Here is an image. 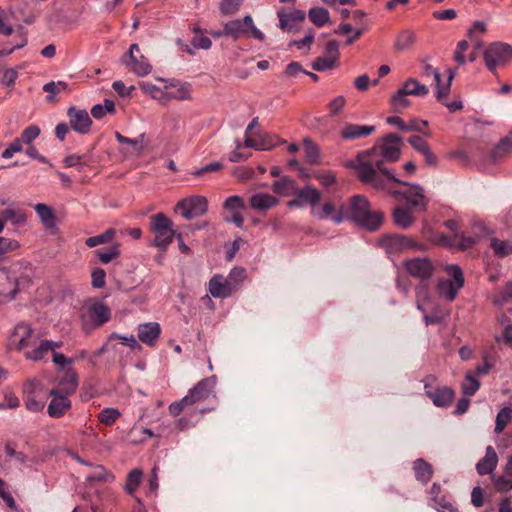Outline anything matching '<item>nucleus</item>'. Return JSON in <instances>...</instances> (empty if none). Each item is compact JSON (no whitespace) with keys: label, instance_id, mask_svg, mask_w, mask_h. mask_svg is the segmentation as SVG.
<instances>
[{"label":"nucleus","instance_id":"f257e3e1","mask_svg":"<svg viewBox=\"0 0 512 512\" xmlns=\"http://www.w3.org/2000/svg\"><path fill=\"white\" fill-rule=\"evenodd\" d=\"M401 138L396 134H388L379 147L362 152L357 157L355 166L358 179L376 190L387 189V182L402 183L385 168V161L396 162L400 158Z\"/></svg>","mask_w":512,"mask_h":512},{"label":"nucleus","instance_id":"f03ea898","mask_svg":"<svg viewBox=\"0 0 512 512\" xmlns=\"http://www.w3.org/2000/svg\"><path fill=\"white\" fill-rule=\"evenodd\" d=\"M344 220L355 222L369 231H376L383 223V214L373 212L370 209L368 199L363 195H354L349 198L348 203L341 205L337 214L333 217L336 224Z\"/></svg>","mask_w":512,"mask_h":512},{"label":"nucleus","instance_id":"7ed1b4c3","mask_svg":"<svg viewBox=\"0 0 512 512\" xmlns=\"http://www.w3.org/2000/svg\"><path fill=\"white\" fill-rule=\"evenodd\" d=\"M403 267L407 273L420 281V285L416 287L417 296L427 295V286L425 282L428 281L434 274L435 267L430 259L426 257H415L407 259L403 262Z\"/></svg>","mask_w":512,"mask_h":512},{"label":"nucleus","instance_id":"20e7f679","mask_svg":"<svg viewBox=\"0 0 512 512\" xmlns=\"http://www.w3.org/2000/svg\"><path fill=\"white\" fill-rule=\"evenodd\" d=\"M172 226V221L164 213H158L151 217V232L155 235L153 243L156 247L166 250L172 243L176 235Z\"/></svg>","mask_w":512,"mask_h":512},{"label":"nucleus","instance_id":"39448f33","mask_svg":"<svg viewBox=\"0 0 512 512\" xmlns=\"http://www.w3.org/2000/svg\"><path fill=\"white\" fill-rule=\"evenodd\" d=\"M404 186L409 187L406 191L392 190L387 184V191L399 202L406 201L409 208H416L425 211L427 208V199L423 193V188L418 184H412L402 181Z\"/></svg>","mask_w":512,"mask_h":512},{"label":"nucleus","instance_id":"423d86ee","mask_svg":"<svg viewBox=\"0 0 512 512\" xmlns=\"http://www.w3.org/2000/svg\"><path fill=\"white\" fill-rule=\"evenodd\" d=\"M110 317L111 311L109 307L96 299L87 301L81 310V318L85 326L100 327L108 322Z\"/></svg>","mask_w":512,"mask_h":512},{"label":"nucleus","instance_id":"0eeeda50","mask_svg":"<svg viewBox=\"0 0 512 512\" xmlns=\"http://www.w3.org/2000/svg\"><path fill=\"white\" fill-rule=\"evenodd\" d=\"M483 57L487 69L495 72L498 67L505 66L512 59V46L503 42L491 43L485 49Z\"/></svg>","mask_w":512,"mask_h":512},{"label":"nucleus","instance_id":"6e6552de","mask_svg":"<svg viewBox=\"0 0 512 512\" xmlns=\"http://www.w3.org/2000/svg\"><path fill=\"white\" fill-rule=\"evenodd\" d=\"M446 271L453 280H439L437 283V290L440 296L449 301H453L456 298L458 291L464 286L465 279L462 269L458 265H449L446 267Z\"/></svg>","mask_w":512,"mask_h":512},{"label":"nucleus","instance_id":"1a4fd4ad","mask_svg":"<svg viewBox=\"0 0 512 512\" xmlns=\"http://www.w3.org/2000/svg\"><path fill=\"white\" fill-rule=\"evenodd\" d=\"M36 338L33 327L29 323L20 322L11 334L10 347L16 351H23L24 354L25 351L35 348Z\"/></svg>","mask_w":512,"mask_h":512},{"label":"nucleus","instance_id":"9d476101","mask_svg":"<svg viewBox=\"0 0 512 512\" xmlns=\"http://www.w3.org/2000/svg\"><path fill=\"white\" fill-rule=\"evenodd\" d=\"M208 210V201L206 197L194 195L183 198L175 205V212L179 213L187 220L204 215Z\"/></svg>","mask_w":512,"mask_h":512},{"label":"nucleus","instance_id":"9b49d317","mask_svg":"<svg viewBox=\"0 0 512 512\" xmlns=\"http://www.w3.org/2000/svg\"><path fill=\"white\" fill-rule=\"evenodd\" d=\"M226 36H230L237 40L241 36L250 32L251 36L259 41H264V34L254 25L250 15H246L242 19H235L225 24Z\"/></svg>","mask_w":512,"mask_h":512},{"label":"nucleus","instance_id":"f8f14e48","mask_svg":"<svg viewBox=\"0 0 512 512\" xmlns=\"http://www.w3.org/2000/svg\"><path fill=\"white\" fill-rule=\"evenodd\" d=\"M436 382V377L433 375H428L424 378V389L425 394L432 400L433 404L437 407H447L449 406L455 396L454 391L447 386L443 387H434V383Z\"/></svg>","mask_w":512,"mask_h":512},{"label":"nucleus","instance_id":"ddd939ff","mask_svg":"<svg viewBox=\"0 0 512 512\" xmlns=\"http://www.w3.org/2000/svg\"><path fill=\"white\" fill-rule=\"evenodd\" d=\"M121 61L140 77L148 75L152 70L151 64L148 59L141 54L137 43H133L130 46L129 51L121 57Z\"/></svg>","mask_w":512,"mask_h":512},{"label":"nucleus","instance_id":"4468645a","mask_svg":"<svg viewBox=\"0 0 512 512\" xmlns=\"http://www.w3.org/2000/svg\"><path fill=\"white\" fill-rule=\"evenodd\" d=\"M279 19L278 27L287 33H297L300 31L302 24L305 21L306 13L302 10L294 9L287 11L285 8H280L277 11Z\"/></svg>","mask_w":512,"mask_h":512},{"label":"nucleus","instance_id":"2eb2a0df","mask_svg":"<svg viewBox=\"0 0 512 512\" xmlns=\"http://www.w3.org/2000/svg\"><path fill=\"white\" fill-rule=\"evenodd\" d=\"M381 245L387 253H402L409 249L420 250L421 245L417 244L410 237L402 234L387 235L381 239Z\"/></svg>","mask_w":512,"mask_h":512},{"label":"nucleus","instance_id":"dca6fc26","mask_svg":"<svg viewBox=\"0 0 512 512\" xmlns=\"http://www.w3.org/2000/svg\"><path fill=\"white\" fill-rule=\"evenodd\" d=\"M48 395L51 397L47 408V413L50 417L61 418L71 409L70 397L60 394L56 390H50Z\"/></svg>","mask_w":512,"mask_h":512},{"label":"nucleus","instance_id":"f3484780","mask_svg":"<svg viewBox=\"0 0 512 512\" xmlns=\"http://www.w3.org/2000/svg\"><path fill=\"white\" fill-rule=\"evenodd\" d=\"M61 346V341L42 339L35 346V348L25 351L24 358L26 360L40 362L46 359V356L49 352H52L53 354L54 352H57L56 349L60 348Z\"/></svg>","mask_w":512,"mask_h":512},{"label":"nucleus","instance_id":"a211bd4d","mask_svg":"<svg viewBox=\"0 0 512 512\" xmlns=\"http://www.w3.org/2000/svg\"><path fill=\"white\" fill-rule=\"evenodd\" d=\"M215 386V377L205 378L199 381L188 394L184 396V402H190L192 405L207 399L213 392Z\"/></svg>","mask_w":512,"mask_h":512},{"label":"nucleus","instance_id":"6ab92c4d","mask_svg":"<svg viewBox=\"0 0 512 512\" xmlns=\"http://www.w3.org/2000/svg\"><path fill=\"white\" fill-rule=\"evenodd\" d=\"M40 387L37 380L29 379L23 386V399L26 408L31 412H39L45 407V402L42 399H37L36 392Z\"/></svg>","mask_w":512,"mask_h":512},{"label":"nucleus","instance_id":"aec40b11","mask_svg":"<svg viewBox=\"0 0 512 512\" xmlns=\"http://www.w3.org/2000/svg\"><path fill=\"white\" fill-rule=\"evenodd\" d=\"M67 115L69 117L70 126L74 131L80 134L89 133L92 120L86 110L70 107L67 111Z\"/></svg>","mask_w":512,"mask_h":512},{"label":"nucleus","instance_id":"412c9836","mask_svg":"<svg viewBox=\"0 0 512 512\" xmlns=\"http://www.w3.org/2000/svg\"><path fill=\"white\" fill-rule=\"evenodd\" d=\"M79 386V375L73 367H68L62 378L58 381L56 387L51 390H56L58 393L70 397L73 395Z\"/></svg>","mask_w":512,"mask_h":512},{"label":"nucleus","instance_id":"4be33fe9","mask_svg":"<svg viewBox=\"0 0 512 512\" xmlns=\"http://www.w3.org/2000/svg\"><path fill=\"white\" fill-rule=\"evenodd\" d=\"M235 291V285L222 275H214L209 281V292L215 298H226Z\"/></svg>","mask_w":512,"mask_h":512},{"label":"nucleus","instance_id":"5701e85b","mask_svg":"<svg viewBox=\"0 0 512 512\" xmlns=\"http://www.w3.org/2000/svg\"><path fill=\"white\" fill-rule=\"evenodd\" d=\"M160 334L161 328L157 322L143 323L138 326L139 340L150 347L155 346Z\"/></svg>","mask_w":512,"mask_h":512},{"label":"nucleus","instance_id":"b1692460","mask_svg":"<svg viewBox=\"0 0 512 512\" xmlns=\"http://www.w3.org/2000/svg\"><path fill=\"white\" fill-rule=\"evenodd\" d=\"M416 33L413 29H401L395 35L393 48L396 52H405L413 48L416 43Z\"/></svg>","mask_w":512,"mask_h":512},{"label":"nucleus","instance_id":"393cba45","mask_svg":"<svg viewBox=\"0 0 512 512\" xmlns=\"http://www.w3.org/2000/svg\"><path fill=\"white\" fill-rule=\"evenodd\" d=\"M387 123L396 126L401 131H416L429 137L430 133L424 131V127L428 126V122L425 120H411L408 123L404 122L399 116H390L387 118Z\"/></svg>","mask_w":512,"mask_h":512},{"label":"nucleus","instance_id":"a878e982","mask_svg":"<svg viewBox=\"0 0 512 512\" xmlns=\"http://www.w3.org/2000/svg\"><path fill=\"white\" fill-rule=\"evenodd\" d=\"M498 463V456L492 446L486 448L485 456L476 464V470L479 475L493 474Z\"/></svg>","mask_w":512,"mask_h":512},{"label":"nucleus","instance_id":"bb28decb","mask_svg":"<svg viewBox=\"0 0 512 512\" xmlns=\"http://www.w3.org/2000/svg\"><path fill=\"white\" fill-rule=\"evenodd\" d=\"M375 131L373 125L348 124L341 131V137L345 140H354L369 136Z\"/></svg>","mask_w":512,"mask_h":512},{"label":"nucleus","instance_id":"cd10ccee","mask_svg":"<svg viewBox=\"0 0 512 512\" xmlns=\"http://www.w3.org/2000/svg\"><path fill=\"white\" fill-rule=\"evenodd\" d=\"M297 187V182L288 176H283L272 184L273 192L280 196L294 195L297 192Z\"/></svg>","mask_w":512,"mask_h":512},{"label":"nucleus","instance_id":"c85d7f7f","mask_svg":"<svg viewBox=\"0 0 512 512\" xmlns=\"http://www.w3.org/2000/svg\"><path fill=\"white\" fill-rule=\"evenodd\" d=\"M294 195L299 197L303 206L310 205L311 207H314L321 199V193L319 190L310 185H307L302 189L297 187V192Z\"/></svg>","mask_w":512,"mask_h":512},{"label":"nucleus","instance_id":"c756f323","mask_svg":"<svg viewBox=\"0 0 512 512\" xmlns=\"http://www.w3.org/2000/svg\"><path fill=\"white\" fill-rule=\"evenodd\" d=\"M413 470L416 479L422 484H427L433 475V468L430 463L422 458H418L413 463Z\"/></svg>","mask_w":512,"mask_h":512},{"label":"nucleus","instance_id":"7c9ffc66","mask_svg":"<svg viewBox=\"0 0 512 512\" xmlns=\"http://www.w3.org/2000/svg\"><path fill=\"white\" fill-rule=\"evenodd\" d=\"M279 200L269 194L259 193L250 198V205L258 211L268 210L278 204Z\"/></svg>","mask_w":512,"mask_h":512},{"label":"nucleus","instance_id":"2f4dec72","mask_svg":"<svg viewBox=\"0 0 512 512\" xmlns=\"http://www.w3.org/2000/svg\"><path fill=\"white\" fill-rule=\"evenodd\" d=\"M35 211L46 228L52 229L55 227V214L50 206L44 203H38L35 205Z\"/></svg>","mask_w":512,"mask_h":512},{"label":"nucleus","instance_id":"473e14b6","mask_svg":"<svg viewBox=\"0 0 512 512\" xmlns=\"http://www.w3.org/2000/svg\"><path fill=\"white\" fill-rule=\"evenodd\" d=\"M400 89L408 95L418 97L426 96L429 92L428 87L424 84H421L415 78H409L406 80Z\"/></svg>","mask_w":512,"mask_h":512},{"label":"nucleus","instance_id":"72a5a7b5","mask_svg":"<svg viewBox=\"0 0 512 512\" xmlns=\"http://www.w3.org/2000/svg\"><path fill=\"white\" fill-rule=\"evenodd\" d=\"M393 220L398 227L407 229L414 223L415 219L409 209L396 207L393 210Z\"/></svg>","mask_w":512,"mask_h":512},{"label":"nucleus","instance_id":"f704fd0d","mask_svg":"<svg viewBox=\"0 0 512 512\" xmlns=\"http://www.w3.org/2000/svg\"><path fill=\"white\" fill-rule=\"evenodd\" d=\"M512 152V138L505 137L499 141L491 152L493 161H499Z\"/></svg>","mask_w":512,"mask_h":512},{"label":"nucleus","instance_id":"c9c22d12","mask_svg":"<svg viewBox=\"0 0 512 512\" xmlns=\"http://www.w3.org/2000/svg\"><path fill=\"white\" fill-rule=\"evenodd\" d=\"M303 148L306 160L310 164L316 165L320 163V149L315 142H313L310 138H305L303 140Z\"/></svg>","mask_w":512,"mask_h":512},{"label":"nucleus","instance_id":"e433bc0d","mask_svg":"<svg viewBox=\"0 0 512 512\" xmlns=\"http://www.w3.org/2000/svg\"><path fill=\"white\" fill-rule=\"evenodd\" d=\"M164 130L175 133L182 127V117L178 112H167L163 117Z\"/></svg>","mask_w":512,"mask_h":512},{"label":"nucleus","instance_id":"4c0bfd02","mask_svg":"<svg viewBox=\"0 0 512 512\" xmlns=\"http://www.w3.org/2000/svg\"><path fill=\"white\" fill-rule=\"evenodd\" d=\"M310 21L317 27H322L330 20V14L327 9L322 7H313L308 12Z\"/></svg>","mask_w":512,"mask_h":512},{"label":"nucleus","instance_id":"58836bf2","mask_svg":"<svg viewBox=\"0 0 512 512\" xmlns=\"http://www.w3.org/2000/svg\"><path fill=\"white\" fill-rule=\"evenodd\" d=\"M336 34L349 35L346 40L347 45L354 43L364 32V29H353L348 23H341L338 28L334 31Z\"/></svg>","mask_w":512,"mask_h":512},{"label":"nucleus","instance_id":"ea45409f","mask_svg":"<svg viewBox=\"0 0 512 512\" xmlns=\"http://www.w3.org/2000/svg\"><path fill=\"white\" fill-rule=\"evenodd\" d=\"M95 253L102 264H108L119 257L120 250L117 244H113L106 249H97Z\"/></svg>","mask_w":512,"mask_h":512},{"label":"nucleus","instance_id":"a19ab883","mask_svg":"<svg viewBox=\"0 0 512 512\" xmlns=\"http://www.w3.org/2000/svg\"><path fill=\"white\" fill-rule=\"evenodd\" d=\"M491 248L494 253L498 257H505L512 254V242L511 241H502L497 238L491 239Z\"/></svg>","mask_w":512,"mask_h":512},{"label":"nucleus","instance_id":"79ce46f5","mask_svg":"<svg viewBox=\"0 0 512 512\" xmlns=\"http://www.w3.org/2000/svg\"><path fill=\"white\" fill-rule=\"evenodd\" d=\"M492 482L498 492L504 493L512 490V475L503 473L500 476L492 474Z\"/></svg>","mask_w":512,"mask_h":512},{"label":"nucleus","instance_id":"37998d69","mask_svg":"<svg viewBox=\"0 0 512 512\" xmlns=\"http://www.w3.org/2000/svg\"><path fill=\"white\" fill-rule=\"evenodd\" d=\"M115 230L113 228H109L107 229L104 233L100 234V235H96V236H92V237H89L85 240V244L90 247V248H93V247H96L100 244H105V243H108L110 242L114 235H115Z\"/></svg>","mask_w":512,"mask_h":512},{"label":"nucleus","instance_id":"c03bdc74","mask_svg":"<svg viewBox=\"0 0 512 512\" xmlns=\"http://www.w3.org/2000/svg\"><path fill=\"white\" fill-rule=\"evenodd\" d=\"M480 387L479 380L471 373L468 372L462 383V392L467 397L473 396Z\"/></svg>","mask_w":512,"mask_h":512},{"label":"nucleus","instance_id":"a18cd8bd","mask_svg":"<svg viewBox=\"0 0 512 512\" xmlns=\"http://www.w3.org/2000/svg\"><path fill=\"white\" fill-rule=\"evenodd\" d=\"M5 223L11 221L14 225L25 223L26 215L19 209L8 208L0 212Z\"/></svg>","mask_w":512,"mask_h":512},{"label":"nucleus","instance_id":"49530a36","mask_svg":"<svg viewBox=\"0 0 512 512\" xmlns=\"http://www.w3.org/2000/svg\"><path fill=\"white\" fill-rule=\"evenodd\" d=\"M86 480L88 482H109L114 480V476L104 466L97 465L94 471L87 476Z\"/></svg>","mask_w":512,"mask_h":512},{"label":"nucleus","instance_id":"de8ad7c7","mask_svg":"<svg viewBox=\"0 0 512 512\" xmlns=\"http://www.w3.org/2000/svg\"><path fill=\"white\" fill-rule=\"evenodd\" d=\"M244 0H221L219 10L222 15L232 16L236 14L242 6Z\"/></svg>","mask_w":512,"mask_h":512},{"label":"nucleus","instance_id":"09e8293b","mask_svg":"<svg viewBox=\"0 0 512 512\" xmlns=\"http://www.w3.org/2000/svg\"><path fill=\"white\" fill-rule=\"evenodd\" d=\"M19 247L20 244L17 240L6 237H0V262L6 259V255L8 253L18 250Z\"/></svg>","mask_w":512,"mask_h":512},{"label":"nucleus","instance_id":"8fccbe9b","mask_svg":"<svg viewBox=\"0 0 512 512\" xmlns=\"http://www.w3.org/2000/svg\"><path fill=\"white\" fill-rule=\"evenodd\" d=\"M8 282L10 284V289L6 292L4 290H0V305L6 304L14 300L19 293V283L17 279L11 280L8 278Z\"/></svg>","mask_w":512,"mask_h":512},{"label":"nucleus","instance_id":"3c124183","mask_svg":"<svg viewBox=\"0 0 512 512\" xmlns=\"http://www.w3.org/2000/svg\"><path fill=\"white\" fill-rule=\"evenodd\" d=\"M142 479V471L134 469L129 472L125 484V490L128 494L132 495L138 488Z\"/></svg>","mask_w":512,"mask_h":512},{"label":"nucleus","instance_id":"603ef678","mask_svg":"<svg viewBox=\"0 0 512 512\" xmlns=\"http://www.w3.org/2000/svg\"><path fill=\"white\" fill-rule=\"evenodd\" d=\"M43 90L49 94L47 96V100L49 102H53L54 101L53 95L58 94L62 91L68 90V84L64 81H58V82L51 81V82L46 83L43 86Z\"/></svg>","mask_w":512,"mask_h":512},{"label":"nucleus","instance_id":"864d4df0","mask_svg":"<svg viewBox=\"0 0 512 512\" xmlns=\"http://www.w3.org/2000/svg\"><path fill=\"white\" fill-rule=\"evenodd\" d=\"M120 416L121 412L118 409L105 408L99 413L98 420L107 426H111L117 421L118 418H120Z\"/></svg>","mask_w":512,"mask_h":512},{"label":"nucleus","instance_id":"5fc2aeb1","mask_svg":"<svg viewBox=\"0 0 512 512\" xmlns=\"http://www.w3.org/2000/svg\"><path fill=\"white\" fill-rule=\"evenodd\" d=\"M512 410L509 407L502 408L496 416L495 432L501 433L511 419Z\"/></svg>","mask_w":512,"mask_h":512},{"label":"nucleus","instance_id":"6e6d98bb","mask_svg":"<svg viewBox=\"0 0 512 512\" xmlns=\"http://www.w3.org/2000/svg\"><path fill=\"white\" fill-rule=\"evenodd\" d=\"M438 512H457V508L451 502V499L447 495H443L437 499V501H433L431 505Z\"/></svg>","mask_w":512,"mask_h":512},{"label":"nucleus","instance_id":"4d7b16f0","mask_svg":"<svg viewBox=\"0 0 512 512\" xmlns=\"http://www.w3.org/2000/svg\"><path fill=\"white\" fill-rule=\"evenodd\" d=\"M40 135V128L37 125H30L25 128L21 135L20 141H22L26 145H31V143L37 139Z\"/></svg>","mask_w":512,"mask_h":512},{"label":"nucleus","instance_id":"13d9d810","mask_svg":"<svg viewBox=\"0 0 512 512\" xmlns=\"http://www.w3.org/2000/svg\"><path fill=\"white\" fill-rule=\"evenodd\" d=\"M337 64L335 60L322 56L313 61L312 68L316 71H326L335 68Z\"/></svg>","mask_w":512,"mask_h":512},{"label":"nucleus","instance_id":"bf43d9fd","mask_svg":"<svg viewBox=\"0 0 512 512\" xmlns=\"http://www.w3.org/2000/svg\"><path fill=\"white\" fill-rule=\"evenodd\" d=\"M408 94L404 93L403 90L399 89L393 96H392V104L394 106V109L396 111H400L402 109L407 108L410 105V101L407 99Z\"/></svg>","mask_w":512,"mask_h":512},{"label":"nucleus","instance_id":"052dcab7","mask_svg":"<svg viewBox=\"0 0 512 512\" xmlns=\"http://www.w3.org/2000/svg\"><path fill=\"white\" fill-rule=\"evenodd\" d=\"M115 137L121 145H130L133 149V152L138 154L142 151L143 147H142V142L140 140L125 137L119 132L115 133Z\"/></svg>","mask_w":512,"mask_h":512},{"label":"nucleus","instance_id":"680f3d73","mask_svg":"<svg viewBox=\"0 0 512 512\" xmlns=\"http://www.w3.org/2000/svg\"><path fill=\"white\" fill-rule=\"evenodd\" d=\"M245 278H246L245 269L241 268V267H235L230 271L227 279H228V281H231V283L233 285H235V291H236Z\"/></svg>","mask_w":512,"mask_h":512},{"label":"nucleus","instance_id":"e2e57ef3","mask_svg":"<svg viewBox=\"0 0 512 512\" xmlns=\"http://www.w3.org/2000/svg\"><path fill=\"white\" fill-rule=\"evenodd\" d=\"M244 207L243 199L237 195L228 197L224 202V208L231 212L240 211Z\"/></svg>","mask_w":512,"mask_h":512},{"label":"nucleus","instance_id":"0e129e2a","mask_svg":"<svg viewBox=\"0 0 512 512\" xmlns=\"http://www.w3.org/2000/svg\"><path fill=\"white\" fill-rule=\"evenodd\" d=\"M321 185L329 187L336 182V175L332 171L317 172L313 175Z\"/></svg>","mask_w":512,"mask_h":512},{"label":"nucleus","instance_id":"69168bd1","mask_svg":"<svg viewBox=\"0 0 512 512\" xmlns=\"http://www.w3.org/2000/svg\"><path fill=\"white\" fill-rule=\"evenodd\" d=\"M469 48V43L466 40L458 42L456 50L454 52V60L458 65H464L466 63L465 52Z\"/></svg>","mask_w":512,"mask_h":512},{"label":"nucleus","instance_id":"338daca9","mask_svg":"<svg viewBox=\"0 0 512 512\" xmlns=\"http://www.w3.org/2000/svg\"><path fill=\"white\" fill-rule=\"evenodd\" d=\"M336 214L337 213L335 212V206L331 202L324 203L320 210L314 212V215L318 219L331 218L333 220V217Z\"/></svg>","mask_w":512,"mask_h":512},{"label":"nucleus","instance_id":"774afa93","mask_svg":"<svg viewBox=\"0 0 512 512\" xmlns=\"http://www.w3.org/2000/svg\"><path fill=\"white\" fill-rule=\"evenodd\" d=\"M509 300H512V282H508L505 284L500 293V296L494 299L493 303L495 305H502Z\"/></svg>","mask_w":512,"mask_h":512}]
</instances>
